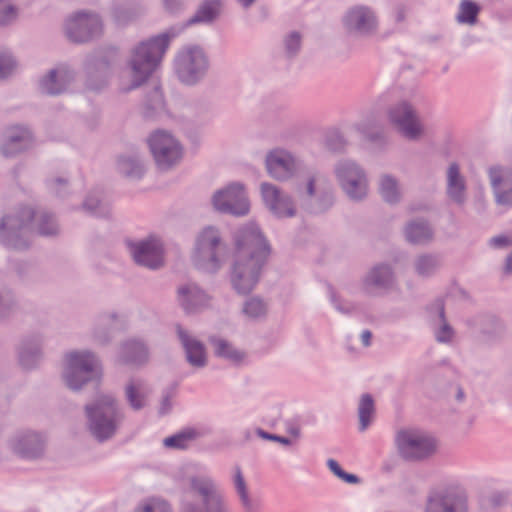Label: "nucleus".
Returning <instances> with one entry per match:
<instances>
[{"instance_id":"3c124183","label":"nucleus","mask_w":512,"mask_h":512,"mask_svg":"<svg viewBox=\"0 0 512 512\" xmlns=\"http://www.w3.org/2000/svg\"><path fill=\"white\" fill-rule=\"evenodd\" d=\"M16 307L15 296L11 289L0 288V318L9 316Z\"/></svg>"},{"instance_id":"b1692460","label":"nucleus","mask_w":512,"mask_h":512,"mask_svg":"<svg viewBox=\"0 0 512 512\" xmlns=\"http://www.w3.org/2000/svg\"><path fill=\"white\" fill-rule=\"evenodd\" d=\"M175 331L181 343L186 361L194 368H204L207 365V356L204 344L194 338L180 324L175 325Z\"/></svg>"},{"instance_id":"a19ab883","label":"nucleus","mask_w":512,"mask_h":512,"mask_svg":"<svg viewBox=\"0 0 512 512\" xmlns=\"http://www.w3.org/2000/svg\"><path fill=\"white\" fill-rule=\"evenodd\" d=\"M210 343L214 346L215 355L218 357L225 358L232 362H240L244 357L242 352L235 349L232 344L225 339L211 337Z\"/></svg>"},{"instance_id":"72a5a7b5","label":"nucleus","mask_w":512,"mask_h":512,"mask_svg":"<svg viewBox=\"0 0 512 512\" xmlns=\"http://www.w3.org/2000/svg\"><path fill=\"white\" fill-rule=\"evenodd\" d=\"M165 113V101L161 87L154 84L146 92L143 101V116L146 119H155Z\"/></svg>"},{"instance_id":"f3484780","label":"nucleus","mask_w":512,"mask_h":512,"mask_svg":"<svg viewBox=\"0 0 512 512\" xmlns=\"http://www.w3.org/2000/svg\"><path fill=\"white\" fill-rule=\"evenodd\" d=\"M130 253L134 262L150 270H158L164 266L162 243L150 236L138 242L130 243Z\"/></svg>"},{"instance_id":"9d476101","label":"nucleus","mask_w":512,"mask_h":512,"mask_svg":"<svg viewBox=\"0 0 512 512\" xmlns=\"http://www.w3.org/2000/svg\"><path fill=\"white\" fill-rule=\"evenodd\" d=\"M334 172L340 188L353 202H361L368 196L369 181L364 168L351 159H341Z\"/></svg>"},{"instance_id":"412c9836","label":"nucleus","mask_w":512,"mask_h":512,"mask_svg":"<svg viewBox=\"0 0 512 512\" xmlns=\"http://www.w3.org/2000/svg\"><path fill=\"white\" fill-rule=\"evenodd\" d=\"M395 276L391 265L379 263L374 265L362 279V288L369 295H380L392 288Z\"/></svg>"},{"instance_id":"423d86ee","label":"nucleus","mask_w":512,"mask_h":512,"mask_svg":"<svg viewBox=\"0 0 512 512\" xmlns=\"http://www.w3.org/2000/svg\"><path fill=\"white\" fill-rule=\"evenodd\" d=\"M227 246L221 232L214 226H207L198 234L192 254L194 266L203 272L214 274L223 265Z\"/></svg>"},{"instance_id":"c03bdc74","label":"nucleus","mask_w":512,"mask_h":512,"mask_svg":"<svg viewBox=\"0 0 512 512\" xmlns=\"http://www.w3.org/2000/svg\"><path fill=\"white\" fill-rule=\"evenodd\" d=\"M480 6L472 0H462L457 14L459 23L473 25L477 22Z\"/></svg>"},{"instance_id":"58836bf2","label":"nucleus","mask_w":512,"mask_h":512,"mask_svg":"<svg viewBox=\"0 0 512 512\" xmlns=\"http://www.w3.org/2000/svg\"><path fill=\"white\" fill-rule=\"evenodd\" d=\"M375 413V405L373 397L366 393L363 394L360 398L358 405V417H359V426L358 429L360 432H364L371 425L373 416Z\"/></svg>"},{"instance_id":"e433bc0d","label":"nucleus","mask_w":512,"mask_h":512,"mask_svg":"<svg viewBox=\"0 0 512 512\" xmlns=\"http://www.w3.org/2000/svg\"><path fill=\"white\" fill-rule=\"evenodd\" d=\"M378 191L382 200L387 204L396 205L401 201L399 182L390 174L380 176Z\"/></svg>"},{"instance_id":"603ef678","label":"nucleus","mask_w":512,"mask_h":512,"mask_svg":"<svg viewBox=\"0 0 512 512\" xmlns=\"http://www.w3.org/2000/svg\"><path fill=\"white\" fill-rule=\"evenodd\" d=\"M16 66V60L9 51H0V80H5L11 76Z\"/></svg>"},{"instance_id":"5fc2aeb1","label":"nucleus","mask_w":512,"mask_h":512,"mask_svg":"<svg viewBox=\"0 0 512 512\" xmlns=\"http://www.w3.org/2000/svg\"><path fill=\"white\" fill-rule=\"evenodd\" d=\"M488 325L483 327L482 333L490 338L496 339L501 338L505 333L504 323L496 317H490L488 319Z\"/></svg>"},{"instance_id":"4d7b16f0","label":"nucleus","mask_w":512,"mask_h":512,"mask_svg":"<svg viewBox=\"0 0 512 512\" xmlns=\"http://www.w3.org/2000/svg\"><path fill=\"white\" fill-rule=\"evenodd\" d=\"M495 195L496 203L499 205H512V187H503L497 185L492 187Z\"/></svg>"},{"instance_id":"0eeeda50","label":"nucleus","mask_w":512,"mask_h":512,"mask_svg":"<svg viewBox=\"0 0 512 512\" xmlns=\"http://www.w3.org/2000/svg\"><path fill=\"white\" fill-rule=\"evenodd\" d=\"M117 60L118 49L114 46L100 47L86 54L82 63L85 88L92 92L104 90L109 84L112 67Z\"/></svg>"},{"instance_id":"473e14b6","label":"nucleus","mask_w":512,"mask_h":512,"mask_svg":"<svg viewBox=\"0 0 512 512\" xmlns=\"http://www.w3.org/2000/svg\"><path fill=\"white\" fill-rule=\"evenodd\" d=\"M406 240L412 244H427L434 236L433 229L429 222L423 218L409 221L404 229Z\"/></svg>"},{"instance_id":"a211bd4d","label":"nucleus","mask_w":512,"mask_h":512,"mask_svg":"<svg viewBox=\"0 0 512 512\" xmlns=\"http://www.w3.org/2000/svg\"><path fill=\"white\" fill-rule=\"evenodd\" d=\"M425 512H468L467 495L451 489L430 494Z\"/></svg>"},{"instance_id":"6e6552de","label":"nucleus","mask_w":512,"mask_h":512,"mask_svg":"<svg viewBox=\"0 0 512 512\" xmlns=\"http://www.w3.org/2000/svg\"><path fill=\"white\" fill-rule=\"evenodd\" d=\"M65 359L63 379L70 390L79 391L85 384L100 377L101 363L92 351H71Z\"/></svg>"},{"instance_id":"c9c22d12","label":"nucleus","mask_w":512,"mask_h":512,"mask_svg":"<svg viewBox=\"0 0 512 512\" xmlns=\"http://www.w3.org/2000/svg\"><path fill=\"white\" fill-rule=\"evenodd\" d=\"M235 493L243 512H260L259 493L250 482H235Z\"/></svg>"},{"instance_id":"7c9ffc66","label":"nucleus","mask_w":512,"mask_h":512,"mask_svg":"<svg viewBox=\"0 0 512 512\" xmlns=\"http://www.w3.org/2000/svg\"><path fill=\"white\" fill-rule=\"evenodd\" d=\"M150 389L142 379H130L125 386V398L134 411H140L147 406Z\"/></svg>"},{"instance_id":"6e6d98bb","label":"nucleus","mask_w":512,"mask_h":512,"mask_svg":"<svg viewBox=\"0 0 512 512\" xmlns=\"http://www.w3.org/2000/svg\"><path fill=\"white\" fill-rule=\"evenodd\" d=\"M325 143L326 147L332 152H342L347 145L346 139L337 130L327 134Z\"/></svg>"},{"instance_id":"393cba45","label":"nucleus","mask_w":512,"mask_h":512,"mask_svg":"<svg viewBox=\"0 0 512 512\" xmlns=\"http://www.w3.org/2000/svg\"><path fill=\"white\" fill-rule=\"evenodd\" d=\"M74 77L75 72L68 67L51 69L41 78L39 88L43 94L57 96L67 91Z\"/></svg>"},{"instance_id":"bb28decb","label":"nucleus","mask_w":512,"mask_h":512,"mask_svg":"<svg viewBox=\"0 0 512 512\" xmlns=\"http://www.w3.org/2000/svg\"><path fill=\"white\" fill-rule=\"evenodd\" d=\"M148 359V347L139 339H128L119 346L117 360L123 365L138 367L146 364Z\"/></svg>"},{"instance_id":"aec40b11","label":"nucleus","mask_w":512,"mask_h":512,"mask_svg":"<svg viewBox=\"0 0 512 512\" xmlns=\"http://www.w3.org/2000/svg\"><path fill=\"white\" fill-rule=\"evenodd\" d=\"M265 167L273 179L285 181L298 170L299 162L288 151L276 149L266 155Z\"/></svg>"},{"instance_id":"69168bd1","label":"nucleus","mask_w":512,"mask_h":512,"mask_svg":"<svg viewBox=\"0 0 512 512\" xmlns=\"http://www.w3.org/2000/svg\"><path fill=\"white\" fill-rule=\"evenodd\" d=\"M164 8L167 12L175 14L183 10V0H163Z\"/></svg>"},{"instance_id":"cd10ccee","label":"nucleus","mask_w":512,"mask_h":512,"mask_svg":"<svg viewBox=\"0 0 512 512\" xmlns=\"http://www.w3.org/2000/svg\"><path fill=\"white\" fill-rule=\"evenodd\" d=\"M116 169L119 174L130 180H140L146 172L143 157L135 150L118 155Z\"/></svg>"},{"instance_id":"8fccbe9b","label":"nucleus","mask_w":512,"mask_h":512,"mask_svg":"<svg viewBox=\"0 0 512 512\" xmlns=\"http://www.w3.org/2000/svg\"><path fill=\"white\" fill-rule=\"evenodd\" d=\"M436 305L439 313V318L442 323L440 329L436 332V340L440 343H448L452 338L453 329L445 319V309L443 302L441 300H438Z\"/></svg>"},{"instance_id":"ddd939ff","label":"nucleus","mask_w":512,"mask_h":512,"mask_svg":"<svg viewBox=\"0 0 512 512\" xmlns=\"http://www.w3.org/2000/svg\"><path fill=\"white\" fill-rule=\"evenodd\" d=\"M102 32L103 22L96 13L80 11L71 15L65 22V35L76 44L99 38Z\"/></svg>"},{"instance_id":"de8ad7c7","label":"nucleus","mask_w":512,"mask_h":512,"mask_svg":"<svg viewBox=\"0 0 512 512\" xmlns=\"http://www.w3.org/2000/svg\"><path fill=\"white\" fill-rule=\"evenodd\" d=\"M492 187L502 185L503 187H512V168L493 166L488 171Z\"/></svg>"},{"instance_id":"a878e982","label":"nucleus","mask_w":512,"mask_h":512,"mask_svg":"<svg viewBox=\"0 0 512 512\" xmlns=\"http://www.w3.org/2000/svg\"><path fill=\"white\" fill-rule=\"evenodd\" d=\"M177 300L186 313H195L208 305L209 296L197 284L189 282L178 287Z\"/></svg>"},{"instance_id":"13d9d810","label":"nucleus","mask_w":512,"mask_h":512,"mask_svg":"<svg viewBox=\"0 0 512 512\" xmlns=\"http://www.w3.org/2000/svg\"><path fill=\"white\" fill-rule=\"evenodd\" d=\"M401 462L396 456H391L381 464V472L385 477L394 476L400 469Z\"/></svg>"},{"instance_id":"338daca9","label":"nucleus","mask_w":512,"mask_h":512,"mask_svg":"<svg viewBox=\"0 0 512 512\" xmlns=\"http://www.w3.org/2000/svg\"><path fill=\"white\" fill-rule=\"evenodd\" d=\"M510 244V239L505 235L494 236L489 240V245L494 248H503Z\"/></svg>"},{"instance_id":"4c0bfd02","label":"nucleus","mask_w":512,"mask_h":512,"mask_svg":"<svg viewBox=\"0 0 512 512\" xmlns=\"http://www.w3.org/2000/svg\"><path fill=\"white\" fill-rule=\"evenodd\" d=\"M442 264L441 256L438 254H421L414 260L416 273L421 277L432 276Z\"/></svg>"},{"instance_id":"f257e3e1","label":"nucleus","mask_w":512,"mask_h":512,"mask_svg":"<svg viewBox=\"0 0 512 512\" xmlns=\"http://www.w3.org/2000/svg\"><path fill=\"white\" fill-rule=\"evenodd\" d=\"M231 284L238 294H249L258 283L271 254V246L255 223L239 227L233 235Z\"/></svg>"},{"instance_id":"a18cd8bd","label":"nucleus","mask_w":512,"mask_h":512,"mask_svg":"<svg viewBox=\"0 0 512 512\" xmlns=\"http://www.w3.org/2000/svg\"><path fill=\"white\" fill-rule=\"evenodd\" d=\"M45 185L48 192L57 198L65 199L71 194V189L67 178L53 176L46 179Z\"/></svg>"},{"instance_id":"4468645a","label":"nucleus","mask_w":512,"mask_h":512,"mask_svg":"<svg viewBox=\"0 0 512 512\" xmlns=\"http://www.w3.org/2000/svg\"><path fill=\"white\" fill-rule=\"evenodd\" d=\"M387 115L392 126L407 140L417 141L423 135L420 118L409 102L400 101L391 105Z\"/></svg>"},{"instance_id":"20e7f679","label":"nucleus","mask_w":512,"mask_h":512,"mask_svg":"<svg viewBox=\"0 0 512 512\" xmlns=\"http://www.w3.org/2000/svg\"><path fill=\"white\" fill-rule=\"evenodd\" d=\"M84 414L88 431L100 443L111 439L125 418L118 401L109 394L99 395L87 403Z\"/></svg>"},{"instance_id":"052dcab7","label":"nucleus","mask_w":512,"mask_h":512,"mask_svg":"<svg viewBox=\"0 0 512 512\" xmlns=\"http://www.w3.org/2000/svg\"><path fill=\"white\" fill-rule=\"evenodd\" d=\"M93 337H94V340L99 345L104 346V345H107L108 343H110V341L112 339V334H111L110 329H108L107 327L98 326L94 329Z\"/></svg>"},{"instance_id":"37998d69","label":"nucleus","mask_w":512,"mask_h":512,"mask_svg":"<svg viewBox=\"0 0 512 512\" xmlns=\"http://www.w3.org/2000/svg\"><path fill=\"white\" fill-rule=\"evenodd\" d=\"M82 207L90 215L97 217H106L110 213L109 206L100 200L96 192H91L86 196Z\"/></svg>"},{"instance_id":"f8f14e48","label":"nucleus","mask_w":512,"mask_h":512,"mask_svg":"<svg viewBox=\"0 0 512 512\" xmlns=\"http://www.w3.org/2000/svg\"><path fill=\"white\" fill-rule=\"evenodd\" d=\"M346 34L352 38L369 39L379 30V19L373 8L357 4L349 7L341 18Z\"/></svg>"},{"instance_id":"864d4df0","label":"nucleus","mask_w":512,"mask_h":512,"mask_svg":"<svg viewBox=\"0 0 512 512\" xmlns=\"http://www.w3.org/2000/svg\"><path fill=\"white\" fill-rule=\"evenodd\" d=\"M17 17V9L9 0H0V26H7Z\"/></svg>"},{"instance_id":"774afa93","label":"nucleus","mask_w":512,"mask_h":512,"mask_svg":"<svg viewBox=\"0 0 512 512\" xmlns=\"http://www.w3.org/2000/svg\"><path fill=\"white\" fill-rule=\"evenodd\" d=\"M191 108L194 110V116L196 118L204 117L210 111L209 106L207 104H204V103L194 104Z\"/></svg>"},{"instance_id":"1a4fd4ad","label":"nucleus","mask_w":512,"mask_h":512,"mask_svg":"<svg viewBox=\"0 0 512 512\" xmlns=\"http://www.w3.org/2000/svg\"><path fill=\"white\" fill-rule=\"evenodd\" d=\"M395 446L403 460L420 462L431 458L436 453L438 442L427 432L402 429L395 436Z\"/></svg>"},{"instance_id":"bf43d9fd","label":"nucleus","mask_w":512,"mask_h":512,"mask_svg":"<svg viewBox=\"0 0 512 512\" xmlns=\"http://www.w3.org/2000/svg\"><path fill=\"white\" fill-rule=\"evenodd\" d=\"M327 466L330 471L341 480H360L357 475L344 471L339 463L334 459L327 461Z\"/></svg>"},{"instance_id":"f03ea898","label":"nucleus","mask_w":512,"mask_h":512,"mask_svg":"<svg viewBox=\"0 0 512 512\" xmlns=\"http://www.w3.org/2000/svg\"><path fill=\"white\" fill-rule=\"evenodd\" d=\"M30 230L44 237H53L59 235L60 226L52 212L20 206L0 219V242L10 249L25 250L29 247L27 232Z\"/></svg>"},{"instance_id":"4be33fe9","label":"nucleus","mask_w":512,"mask_h":512,"mask_svg":"<svg viewBox=\"0 0 512 512\" xmlns=\"http://www.w3.org/2000/svg\"><path fill=\"white\" fill-rule=\"evenodd\" d=\"M11 448L15 454L24 459H38L45 451V439L37 432L26 431L16 434L11 440Z\"/></svg>"},{"instance_id":"9b49d317","label":"nucleus","mask_w":512,"mask_h":512,"mask_svg":"<svg viewBox=\"0 0 512 512\" xmlns=\"http://www.w3.org/2000/svg\"><path fill=\"white\" fill-rule=\"evenodd\" d=\"M182 512H230V509L211 482H191L185 492Z\"/></svg>"},{"instance_id":"e2e57ef3","label":"nucleus","mask_w":512,"mask_h":512,"mask_svg":"<svg viewBox=\"0 0 512 512\" xmlns=\"http://www.w3.org/2000/svg\"><path fill=\"white\" fill-rule=\"evenodd\" d=\"M315 183H316V174L314 172H309L308 179H307V182L305 185V191H304V193L301 194L300 201L302 199L314 197L315 194L318 193V192H316V189H315Z\"/></svg>"},{"instance_id":"39448f33","label":"nucleus","mask_w":512,"mask_h":512,"mask_svg":"<svg viewBox=\"0 0 512 512\" xmlns=\"http://www.w3.org/2000/svg\"><path fill=\"white\" fill-rule=\"evenodd\" d=\"M209 70V56L200 45H184L175 54L173 72L184 86L195 87L202 83L208 76Z\"/></svg>"},{"instance_id":"680f3d73","label":"nucleus","mask_w":512,"mask_h":512,"mask_svg":"<svg viewBox=\"0 0 512 512\" xmlns=\"http://www.w3.org/2000/svg\"><path fill=\"white\" fill-rule=\"evenodd\" d=\"M173 397V389H168L163 393L162 400L160 403V407L158 410L159 415H166L172 409V399Z\"/></svg>"},{"instance_id":"6ab92c4d","label":"nucleus","mask_w":512,"mask_h":512,"mask_svg":"<svg viewBox=\"0 0 512 512\" xmlns=\"http://www.w3.org/2000/svg\"><path fill=\"white\" fill-rule=\"evenodd\" d=\"M261 196L265 206L277 218H291L296 215L292 198L270 183L261 184Z\"/></svg>"},{"instance_id":"ea45409f","label":"nucleus","mask_w":512,"mask_h":512,"mask_svg":"<svg viewBox=\"0 0 512 512\" xmlns=\"http://www.w3.org/2000/svg\"><path fill=\"white\" fill-rule=\"evenodd\" d=\"M198 432L195 429L188 428L176 434L166 437L163 444L166 448L184 450L196 439Z\"/></svg>"},{"instance_id":"2eb2a0df","label":"nucleus","mask_w":512,"mask_h":512,"mask_svg":"<svg viewBox=\"0 0 512 512\" xmlns=\"http://www.w3.org/2000/svg\"><path fill=\"white\" fill-rule=\"evenodd\" d=\"M150 151L160 170H168L182 157V146L167 131L157 130L148 139Z\"/></svg>"},{"instance_id":"dca6fc26","label":"nucleus","mask_w":512,"mask_h":512,"mask_svg":"<svg viewBox=\"0 0 512 512\" xmlns=\"http://www.w3.org/2000/svg\"><path fill=\"white\" fill-rule=\"evenodd\" d=\"M215 210L233 216H245L249 213V202L245 187L240 182H232L217 190L212 196Z\"/></svg>"},{"instance_id":"49530a36","label":"nucleus","mask_w":512,"mask_h":512,"mask_svg":"<svg viewBox=\"0 0 512 512\" xmlns=\"http://www.w3.org/2000/svg\"><path fill=\"white\" fill-rule=\"evenodd\" d=\"M134 512H173L171 505L159 497H150L141 501Z\"/></svg>"},{"instance_id":"5701e85b","label":"nucleus","mask_w":512,"mask_h":512,"mask_svg":"<svg viewBox=\"0 0 512 512\" xmlns=\"http://www.w3.org/2000/svg\"><path fill=\"white\" fill-rule=\"evenodd\" d=\"M32 144L31 131L21 125L7 127L1 144V152L7 158L17 156Z\"/></svg>"},{"instance_id":"c85d7f7f","label":"nucleus","mask_w":512,"mask_h":512,"mask_svg":"<svg viewBox=\"0 0 512 512\" xmlns=\"http://www.w3.org/2000/svg\"><path fill=\"white\" fill-rule=\"evenodd\" d=\"M43 338L41 335H32L25 338L19 347V363L27 370L35 368L42 357Z\"/></svg>"},{"instance_id":"c756f323","label":"nucleus","mask_w":512,"mask_h":512,"mask_svg":"<svg viewBox=\"0 0 512 512\" xmlns=\"http://www.w3.org/2000/svg\"><path fill=\"white\" fill-rule=\"evenodd\" d=\"M223 0H202L195 13L187 20V25L214 23L221 15Z\"/></svg>"},{"instance_id":"79ce46f5","label":"nucleus","mask_w":512,"mask_h":512,"mask_svg":"<svg viewBox=\"0 0 512 512\" xmlns=\"http://www.w3.org/2000/svg\"><path fill=\"white\" fill-rule=\"evenodd\" d=\"M303 35L299 31H290L283 36L282 46L283 53L286 59L296 58L302 48Z\"/></svg>"},{"instance_id":"09e8293b","label":"nucleus","mask_w":512,"mask_h":512,"mask_svg":"<svg viewBox=\"0 0 512 512\" xmlns=\"http://www.w3.org/2000/svg\"><path fill=\"white\" fill-rule=\"evenodd\" d=\"M242 312L248 318L257 319L266 315L267 306L262 299L251 297L244 302Z\"/></svg>"},{"instance_id":"2f4dec72","label":"nucleus","mask_w":512,"mask_h":512,"mask_svg":"<svg viewBox=\"0 0 512 512\" xmlns=\"http://www.w3.org/2000/svg\"><path fill=\"white\" fill-rule=\"evenodd\" d=\"M446 192L454 203L463 205L466 202L465 180L460 174L459 165L455 162L451 163L447 170Z\"/></svg>"},{"instance_id":"0e129e2a","label":"nucleus","mask_w":512,"mask_h":512,"mask_svg":"<svg viewBox=\"0 0 512 512\" xmlns=\"http://www.w3.org/2000/svg\"><path fill=\"white\" fill-rule=\"evenodd\" d=\"M256 433L259 437H261L262 439H265V440H270V441H275V442H279L283 445H290L291 444V440L287 437H284V436H280V435H276V434H271L261 428H258L256 430Z\"/></svg>"},{"instance_id":"7ed1b4c3","label":"nucleus","mask_w":512,"mask_h":512,"mask_svg":"<svg viewBox=\"0 0 512 512\" xmlns=\"http://www.w3.org/2000/svg\"><path fill=\"white\" fill-rule=\"evenodd\" d=\"M187 21L173 25L164 32L140 42L131 51L128 62L132 72L131 83L122 91L129 92L144 84L161 63L171 40L178 37L187 27Z\"/></svg>"},{"instance_id":"f704fd0d","label":"nucleus","mask_w":512,"mask_h":512,"mask_svg":"<svg viewBox=\"0 0 512 512\" xmlns=\"http://www.w3.org/2000/svg\"><path fill=\"white\" fill-rule=\"evenodd\" d=\"M335 203V196L332 190L324 189L315 194L314 197L301 200V207L309 214L319 215L327 212Z\"/></svg>"}]
</instances>
